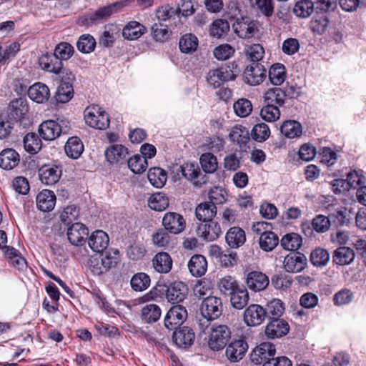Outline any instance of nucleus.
Wrapping results in <instances>:
<instances>
[{"mask_svg": "<svg viewBox=\"0 0 366 366\" xmlns=\"http://www.w3.org/2000/svg\"><path fill=\"white\" fill-rule=\"evenodd\" d=\"M197 46L198 39L192 34H186L179 39V47L182 53L192 54L197 50Z\"/></svg>", "mask_w": 366, "mask_h": 366, "instance_id": "4c0bfd02", "label": "nucleus"}, {"mask_svg": "<svg viewBox=\"0 0 366 366\" xmlns=\"http://www.w3.org/2000/svg\"><path fill=\"white\" fill-rule=\"evenodd\" d=\"M144 33V26L137 21H130L122 30V36L128 40L139 39Z\"/></svg>", "mask_w": 366, "mask_h": 366, "instance_id": "e433bc0d", "label": "nucleus"}, {"mask_svg": "<svg viewBox=\"0 0 366 366\" xmlns=\"http://www.w3.org/2000/svg\"><path fill=\"white\" fill-rule=\"evenodd\" d=\"M314 11V3L310 0H300L297 1L294 8L295 14L300 18L310 16Z\"/></svg>", "mask_w": 366, "mask_h": 366, "instance_id": "49530a36", "label": "nucleus"}, {"mask_svg": "<svg viewBox=\"0 0 366 366\" xmlns=\"http://www.w3.org/2000/svg\"><path fill=\"white\" fill-rule=\"evenodd\" d=\"M330 260L328 252L322 248H317L310 254V261L316 267L326 265Z\"/></svg>", "mask_w": 366, "mask_h": 366, "instance_id": "13d9d810", "label": "nucleus"}, {"mask_svg": "<svg viewBox=\"0 0 366 366\" xmlns=\"http://www.w3.org/2000/svg\"><path fill=\"white\" fill-rule=\"evenodd\" d=\"M86 123L97 129H106L109 125L107 114L99 106L91 105L84 111Z\"/></svg>", "mask_w": 366, "mask_h": 366, "instance_id": "f03ea898", "label": "nucleus"}, {"mask_svg": "<svg viewBox=\"0 0 366 366\" xmlns=\"http://www.w3.org/2000/svg\"><path fill=\"white\" fill-rule=\"evenodd\" d=\"M148 163L144 157L136 154L128 160V167L135 174H142L147 168Z\"/></svg>", "mask_w": 366, "mask_h": 366, "instance_id": "8fccbe9b", "label": "nucleus"}, {"mask_svg": "<svg viewBox=\"0 0 366 366\" xmlns=\"http://www.w3.org/2000/svg\"><path fill=\"white\" fill-rule=\"evenodd\" d=\"M286 70L285 66L277 63L273 64L269 70V78L274 85H280L285 80Z\"/></svg>", "mask_w": 366, "mask_h": 366, "instance_id": "37998d69", "label": "nucleus"}, {"mask_svg": "<svg viewBox=\"0 0 366 366\" xmlns=\"http://www.w3.org/2000/svg\"><path fill=\"white\" fill-rule=\"evenodd\" d=\"M164 229L172 234H179L186 227L184 217L177 212H167L162 219Z\"/></svg>", "mask_w": 366, "mask_h": 366, "instance_id": "6e6552de", "label": "nucleus"}, {"mask_svg": "<svg viewBox=\"0 0 366 366\" xmlns=\"http://www.w3.org/2000/svg\"><path fill=\"white\" fill-rule=\"evenodd\" d=\"M281 246L286 250H297L302 244L300 235L297 233H290L284 235L280 241Z\"/></svg>", "mask_w": 366, "mask_h": 366, "instance_id": "a19ab883", "label": "nucleus"}, {"mask_svg": "<svg viewBox=\"0 0 366 366\" xmlns=\"http://www.w3.org/2000/svg\"><path fill=\"white\" fill-rule=\"evenodd\" d=\"M40 179L43 184L53 185L60 179L61 169L57 166H44L39 170Z\"/></svg>", "mask_w": 366, "mask_h": 366, "instance_id": "aec40b11", "label": "nucleus"}, {"mask_svg": "<svg viewBox=\"0 0 366 366\" xmlns=\"http://www.w3.org/2000/svg\"><path fill=\"white\" fill-rule=\"evenodd\" d=\"M231 331L225 325L214 324L210 328L208 345L212 350H222L230 339Z\"/></svg>", "mask_w": 366, "mask_h": 366, "instance_id": "f257e3e1", "label": "nucleus"}, {"mask_svg": "<svg viewBox=\"0 0 366 366\" xmlns=\"http://www.w3.org/2000/svg\"><path fill=\"white\" fill-rule=\"evenodd\" d=\"M229 296L231 305L237 310L243 309L249 301L248 292L242 286H239L238 289L231 293Z\"/></svg>", "mask_w": 366, "mask_h": 366, "instance_id": "2f4dec72", "label": "nucleus"}, {"mask_svg": "<svg viewBox=\"0 0 366 366\" xmlns=\"http://www.w3.org/2000/svg\"><path fill=\"white\" fill-rule=\"evenodd\" d=\"M24 146L26 152L37 153L41 148V141L34 133H28L24 138Z\"/></svg>", "mask_w": 366, "mask_h": 366, "instance_id": "09e8293b", "label": "nucleus"}, {"mask_svg": "<svg viewBox=\"0 0 366 366\" xmlns=\"http://www.w3.org/2000/svg\"><path fill=\"white\" fill-rule=\"evenodd\" d=\"M199 310L201 315L207 320H216L222 312V300L214 296L205 297L201 303Z\"/></svg>", "mask_w": 366, "mask_h": 366, "instance_id": "20e7f679", "label": "nucleus"}, {"mask_svg": "<svg viewBox=\"0 0 366 366\" xmlns=\"http://www.w3.org/2000/svg\"><path fill=\"white\" fill-rule=\"evenodd\" d=\"M109 242L107 234L102 230L94 231L88 239L89 247L96 252H103L108 247Z\"/></svg>", "mask_w": 366, "mask_h": 366, "instance_id": "f3484780", "label": "nucleus"}, {"mask_svg": "<svg viewBox=\"0 0 366 366\" xmlns=\"http://www.w3.org/2000/svg\"><path fill=\"white\" fill-rule=\"evenodd\" d=\"M4 255L8 259L9 264L21 270L26 267V261L20 252L14 247L5 248Z\"/></svg>", "mask_w": 366, "mask_h": 366, "instance_id": "f704fd0d", "label": "nucleus"}, {"mask_svg": "<svg viewBox=\"0 0 366 366\" xmlns=\"http://www.w3.org/2000/svg\"><path fill=\"white\" fill-rule=\"evenodd\" d=\"M247 347V344L244 340L233 341L226 348V357L232 362H238L243 358Z\"/></svg>", "mask_w": 366, "mask_h": 366, "instance_id": "4468645a", "label": "nucleus"}, {"mask_svg": "<svg viewBox=\"0 0 366 366\" xmlns=\"http://www.w3.org/2000/svg\"><path fill=\"white\" fill-rule=\"evenodd\" d=\"M147 177L151 184L157 188H162L167 179L166 172L159 167L149 169Z\"/></svg>", "mask_w": 366, "mask_h": 366, "instance_id": "58836bf2", "label": "nucleus"}, {"mask_svg": "<svg viewBox=\"0 0 366 366\" xmlns=\"http://www.w3.org/2000/svg\"><path fill=\"white\" fill-rule=\"evenodd\" d=\"M197 232L204 239L214 241L219 237L222 230L217 222L210 220L199 225Z\"/></svg>", "mask_w": 366, "mask_h": 366, "instance_id": "6ab92c4d", "label": "nucleus"}, {"mask_svg": "<svg viewBox=\"0 0 366 366\" xmlns=\"http://www.w3.org/2000/svg\"><path fill=\"white\" fill-rule=\"evenodd\" d=\"M225 239L231 248H238L246 241L245 232L239 227H233L227 231Z\"/></svg>", "mask_w": 366, "mask_h": 366, "instance_id": "a878e982", "label": "nucleus"}, {"mask_svg": "<svg viewBox=\"0 0 366 366\" xmlns=\"http://www.w3.org/2000/svg\"><path fill=\"white\" fill-rule=\"evenodd\" d=\"M285 92L280 88L274 87L268 89L264 94V99L267 104L282 106L285 103Z\"/></svg>", "mask_w": 366, "mask_h": 366, "instance_id": "c9c22d12", "label": "nucleus"}, {"mask_svg": "<svg viewBox=\"0 0 366 366\" xmlns=\"http://www.w3.org/2000/svg\"><path fill=\"white\" fill-rule=\"evenodd\" d=\"M328 22V19L325 14L316 16L311 21V29L317 34H322L327 30Z\"/></svg>", "mask_w": 366, "mask_h": 366, "instance_id": "338daca9", "label": "nucleus"}, {"mask_svg": "<svg viewBox=\"0 0 366 366\" xmlns=\"http://www.w3.org/2000/svg\"><path fill=\"white\" fill-rule=\"evenodd\" d=\"M117 33V28L115 26L111 25L108 26L102 33L99 40V44L104 47L112 46Z\"/></svg>", "mask_w": 366, "mask_h": 366, "instance_id": "680f3d73", "label": "nucleus"}, {"mask_svg": "<svg viewBox=\"0 0 366 366\" xmlns=\"http://www.w3.org/2000/svg\"><path fill=\"white\" fill-rule=\"evenodd\" d=\"M20 161L19 154L13 149H4L0 153V167L10 170L16 167Z\"/></svg>", "mask_w": 366, "mask_h": 366, "instance_id": "b1692460", "label": "nucleus"}, {"mask_svg": "<svg viewBox=\"0 0 366 366\" xmlns=\"http://www.w3.org/2000/svg\"><path fill=\"white\" fill-rule=\"evenodd\" d=\"M117 12V4H110L99 8L94 13L90 16L92 21H99L104 19H107L111 16L113 14Z\"/></svg>", "mask_w": 366, "mask_h": 366, "instance_id": "864d4df0", "label": "nucleus"}, {"mask_svg": "<svg viewBox=\"0 0 366 366\" xmlns=\"http://www.w3.org/2000/svg\"><path fill=\"white\" fill-rule=\"evenodd\" d=\"M279 242V238L276 234L270 230L266 234H262L259 237V244L260 247L264 251H272Z\"/></svg>", "mask_w": 366, "mask_h": 366, "instance_id": "de8ad7c7", "label": "nucleus"}, {"mask_svg": "<svg viewBox=\"0 0 366 366\" xmlns=\"http://www.w3.org/2000/svg\"><path fill=\"white\" fill-rule=\"evenodd\" d=\"M74 51V47L67 42H61L54 49V55L61 61L71 57Z\"/></svg>", "mask_w": 366, "mask_h": 366, "instance_id": "69168bd1", "label": "nucleus"}, {"mask_svg": "<svg viewBox=\"0 0 366 366\" xmlns=\"http://www.w3.org/2000/svg\"><path fill=\"white\" fill-rule=\"evenodd\" d=\"M209 203L216 206L222 204L227 201V194L226 191L220 187H215L209 192Z\"/></svg>", "mask_w": 366, "mask_h": 366, "instance_id": "774afa93", "label": "nucleus"}, {"mask_svg": "<svg viewBox=\"0 0 366 366\" xmlns=\"http://www.w3.org/2000/svg\"><path fill=\"white\" fill-rule=\"evenodd\" d=\"M187 294V287L182 282H175L169 285L166 297L171 303H179L184 300Z\"/></svg>", "mask_w": 366, "mask_h": 366, "instance_id": "dca6fc26", "label": "nucleus"}, {"mask_svg": "<svg viewBox=\"0 0 366 366\" xmlns=\"http://www.w3.org/2000/svg\"><path fill=\"white\" fill-rule=\"evenodd\" d=\"M247 287L254 292L263 290L269 285L268 277L261 272L252 271L246 277Z\"/></svg>", "mask_w": 366, "mask_h": 366, "instance_id": "ddd939ff", "label": "nucleus"}, {"mask_svg": "<svg viewBox=\"0 0 366 366\" xmlns=\"http://www.w3.org/2000/svg\"><path fill=\"white\" fill-rule=\"evenodd\" d=\"M28 95L31 100L37 103H43L49 99L50 92L46 84L38 82L29 87Z\"/></svg>", "mask_w": 366, "mask_h": 366, "instance_id": "393cba45", "label": "nucleus"}, {"mask_svg": "<svg viewBox=\"0 0 366 366\" xmlns=\"http://www.w3.org/2000/svg\"><path fill=\"white\" fill-rule=\"evenodd\" d=\"M202 169L206 173H213L217 168V160L216 157L210 152H206L199 158Z\"/></svg>", "mask_w": 366, "mask_h": 366, "instance_id": "5fc2aeb1", "label": "nucleus"}, {"mask_svg": "<svg viewBox=\"0 0 366 366\" xmlns=\"http://www.w3.org/2000/svg\"><path fill=\"white\" fill-rule=\"evenodd\" d=\"M39 65L48 72L59 74L62 69L61 61L54 54H44L39 59Z\"/></svg>", "mask_w": 366, "mask_h": 366, "instance_id": "bb28decb", "label": "nucleus"}, {"mask_svg": "<svg viewBox=\"0 0 366 366\" xmlns=\"http://www.w3.org/2000/svg\"><path fill=\"white\" fill-rule=\"evenodd\" d=\"M152 264L157 272L167 273L172 269V260L167 252H159L154 257Z\"/></svg>", "mask_w": 366, "mask_h": 366, "instance_id": "c756f323", "label": "nucleus"}, {"mask_svg": "<svg viewBox=\"0 0 366 366\" xmlns=\"http://www.w3.org/2000/svg\"><path fill=\"white\" fill-rule=\"evenodd\" d=\"M194 337L192 329L183 327L174 332L173 341L179 347H187L192 344Z\"/></svg>", "mask_w": 366, "mask_h": 366, "instance_id": "412c9836", "label": "nucleus"}, {"mask_svg": "<svg viewBox=\"0 0 366 366\" xmlns=\"http://www.w3.org/2000/svg\"><path fill=\"white\" fill-rule=\"evenodd\" d=\"M280 132L288 139L298 138L302 135V127L300 122L295 120H287L282 123Z\"/></svg>", "mask_w": 366, "mask_h": 366, "instance_id": "7c9ffc66", "label": "nucleus"}, {"mask_svg": "<svg viewBox=\"0 0 366 366\" xmlns=\"http://www.w3.org/2000/svg\"><path fill=\"white\" fill-rule=\"evenodd\" d=\"M229 137L232 142H236L240 147L245 145L249 141L248 130L240 125L233 127Z\"/></svg>", "mask_w": 366, "mask_h": 366, "instance_id": "ea45409f", "label": "nucleus"}, {"mask_svg": "<svg viewBox=\"0 0 366 366\" xmlns=\"http://www.w3.org/2000/svg\"><path fill=\"white\" fill-rule=\"evenodd\" d=\"M235 34L242 39L252 38L257 29V23L248 17L237 19L232 25Z\"/></svg>", "mask_w": 366, "mask_h": 366, "instance_id": "1a4fd4ad", "label": "nucleus"}, {"mask_svg": "<svg viewBox=\"0 0 366 366\" xmlns=\"http://www.w3.org/2000/svg\"><path fill=\"white\" fill-rule=\"evenodd\" d=\"M148 205L153 210L163 211L169 206V199L165 194L157 192L149 197Z\"/></svg>", "mask_w": 366, "mask_h": 366, "instance_id": "c03bdc74", "label": "nucleus"}, {"mask_svg": "<svg viewBox=\"0 0 366 366\" xmlns=\"http://www.w3.org/2000/svg\"><path fill=\"white\" fill-rule=\"evenodd\" d=\"M251 135L255 141L262 142L268 139L270 130L265 123H259L254 126Z\"/></svg>", "mask_w": 366, "mask_h": 366, "instance_id": "0e129e2a", "label": "nucleus"}, {"mask_svg": "<svg viewBox=\"0 0 366 366\" xmlns=\"http://www.w3.org/2000/svg\"><path fill=\"white\" fill-rule=\"evenodd\" d=\"M96 46V41L90 34L81 35L77 43V49L82 53L89 54L94 51Z\"/></svg>", "mask_w": 366, "mask_h": 366, "instance_id": "4d7b16f0", "label": "nucleus"}, {"mask_svg": "<svg viewBox=\"0 0 366 366\" xmlns=\"http://www.w3.org/2000/svg\"><path fill=\"white\" fill-rule=\"evenodd\" d=\"M261 118L267 122H274L280 117V112L277 106L267 104L260 110Z\"/></svg>", "mask_w": 366, "mask_h": 366, "instance_id": "603ef678", "label": "nucleus"}, {"mask_svg": "<svg viewBox=\"0 0 366 366\" xmlns=\"http://www.w3.org/2000/svg\"><path fill=\"white\" fill-rule=\"evenodd\" d=\"M267 71L259 63H252L248 65L244 71V81L251 86L261 84L265 79Z\"/></svg>", "mask_w": 366, "mask_h": 366, "instance_id": "0eeeda50", "label": "nucleus"}, {"mask_svg": "<svg viewBox=\"0 0 366 366\" xmlns=\"http://www.w3.org/2000/svg\"><path fill=\"white\" fill-rule=\"evenodd\" d=\"M87 234L88 229L80 222L72 224L67 232L69 241L76 246L81 245L85 242Z\"/></svg>", "mask_w": 366, "mask_h": 366, "instance_id": "2eb2a0df", "label": "nucleus"}, {"mask_svg": "<svg viewBox=\"0 0 366 366\" xmlns=\"http://www.w3.org/2000/svg\"><path fill=\"white\" fill-rule=\"evenodd\" d=\"M289 330L290 326L287 321L274 318L267 323L264 333L269 339H275L286 335Z\"/></svg>", "mask_w": 366, "mask_h": 366, "instance_id": "9d476101", "label": "nucleus"}, {"mask_svg": "<svg viewBox=\"0 0 366 366\" xmlns=\"http://www.w3.org/2000/svg\"><path fill=\"white\" fill-rule=\"evenodd\" d=\"M233 69L234 64H232L210 70L207 76L208 84L218 88L224 82L234 79L236 74Z\"/></svg>", "mask_w": 366, "mask_h": 366, "instance_id": "7ed1b4c3", "label": "nucleus"}, {"mask_svg": "<svg viewBox=\"0 0 366 366\" xmlns=\"http://www.w3.org/2000/svg\"><path fill=\"white\" fill-rule=\"evenodd\" d=\"M267 316L266 310L257 304H252L248 306L243 315L244 323L249 327H255L261 325Z\"/></svg>", "mask_w": 366, "mask_h": 366, "instance_id": "39448f33", "label": "nucleus"}, {"mask_svg": "<svg viewBox=\"0 0 366 366\" xmlns=\"http://www.w3.org/2000/svg\"><path fill=\"white\" fill-rule=\"evenodd\" d=\"M187 317L185 307L179 305L173 306L165 316L164 325L169 330H174L184 322Z\"/></svg>", "mask_w": 366, "mask_h": 366, "instance_id": "423d86ee", "label": "nucleus"}, {"mask_svg": "<svg viewBox=\"0 0 366 366\" xmlns=\"http://www.w3.org/2000/svg\"><path fill=\"white\" fill-rule=\"evenodd\" d=\"M216 214V206L208 202L199 204L195 209L197 218L204 222L212 220Z\"/></svg>", "mask_w": 366, "mask_h": 366, "instance_id": "473e14b6", "label": "nucleus"}, {"mask_svg": "<svg viewBox=\"0 0 366 366\" xmlns=\"http://www.w3.org/2000/svg\"><path fill=\"white\" fill-rule=\"evenodd\" d=\"M130 285L137 292L144 291L150 285V277L146 273L138 272L132 277Z\"/></svg>", "mask_w": 366, "mask_h": 366, "instance_id": "a18cd8bd", "label": "nucleus"}, {"mask_svg": "<svg viewBox=\"0 0 366 366\" xmlns=\"http://www.w3.org/2000/svg\"><path fill=\"white\" fill-rule=\"evenodd\" d=\"M233 109L238 117H246L251 114L252 104L249 100L242 98L234 103Z\"/></svg>", "mask_w": 366, "mask_h": 366, "instance_id": "bf43d9fd", "label": "nucleus"}, {"mask_svg": "<svg viewBox=\"0 0 366 366\" xmlns=\"http://www.w3.org/2000/svg\"><path fill=\"white\" fill-rule=\"evenodd\" d=\"M141 315L142 320L146 322H154L161 316V309L155 304H148L142 308Z\"/></svg>", "mask_w": 366, "mask_h": 366, "instance_id": "79ce46f5", "label": "nucleus"}, {"mask_svg": "<svg viewBox=\"0 0 366 366\" xmlns=\"http://www.w3.org/2000/svg\"><path fill=\"white\" fill-rule=\"evenodd\" d=\"M354 251L347 247H340L335 250L332 260L338 265H347L355 259Z\"/></svg>", "mask_w": 366, "mask_h": 366, "instance_id": "cd10ccee", "label": "nucleus"}, {"mask_svg": "<svg viewBox=\"0 0 366 366\" xmlns=\"http://www.w3.org/2000/svg\"><path fill=\"white\" fill-rule=\"evenodd\" d=\"M74 96L73 85L67 84H60L58 86L55 99L58 102L66 103L69 102Z\"/></svg>", "mask_w": 366, "mask_h": 366, "instance_id": "3c124183", "label": "nucleus"}, {"mask_svg": "<svg viewBox=\"0 0 366 366\" xmlns=\"http://www.w3.org/2000/svg\"><path fill=\"white\" fill-rule=\"evenodd\" d=\"M100 259L108 271L117 265L119 260V251L116 249H110L103 253Z\"/></svg>", "mask_w": 366, "mask_h": 366, "instance_id": "e2e57ef3", "label": "nucleus"}, {"mask_svg": "<svg viewBox=\"0 0 366 366\" xmlns=\"http://www.w3.org/2000/svg\"><path fill=\"white\" fill-rule=\"evenodd\" d=\"M56 196L52 191L44 189L36 197V206L42 212H49L54 209Z\"/></svg>", "mask_w": 366, "mask_h": 366, "instance_id": "5701e85b", "label": "nucleus"}, {"mask_svg": "<svg viewBox=\"0 0 366 366\" xmlns=\"http://www.w3.org/2000/svg\"><path fill=\"white\" fill-rule=\"evenodd\" d=\"M307 265L306 257L300 252L287 255L283 261V267L288 272H300Z\"/></svg>", "mask_w": 366, "mask_h": 366, "instance_id": "9b49d317", "label": "nucleus"}, {"mask_svg": "<svg viewBox=\"0 0 366 366\" xmlns=\"http://www.w3.org/2000/svg\"><path fill=\"white\" fill-rule=\"evenodd\" d=\"M187 266L192 276L202 277L207 272V261L203 255L195 254L191 257Z\"/></svg>", "mask_w": 366, "mask_h": 366, "instance_id": "4be33fe9", "label": "nucleus"}, {"mask_svg": "<svg viewBox=\"0 0 366 366\" xmlns=\"http://www.w3.org/2000/svg\"><path fill=\"white\" fill-rule=\"evenodd\" d=\"M239 287L238 282L232 276H225L219 280L218 287L221 292L230 295Z\"/></svg>", "mask_w": 366, "mask_h": 366, "instance_id": "052dcab7", "label": "nucleus"}, {"mask_svg": "<svg viewBox=\"0 0 366 366\" xmlns=\"http://www.w3.org/2000/svg\"><path fill=\"white\" fill-rule=\"evenodd\" d=\"M275 355L274 345L270 342H262L257 346L251 355L252 361L256 364L264 363Z\"/></svg>", "mask_w": 366, "mask_h": 366, "instance_id": "f8f14e48", "label": "nucleus"}, {"mask_svg": "<svg viewBox=\"0 0 366 366\" xmlns=\"http://www.w3.org/2000/svg\"><path fill=\"white\" fill-rule=\"evenodd\" d=\"M104 154L108 162L117 163L126 159L128 151L121 144H112L107 148Z\"/></svg>", "mask_w": 366, "mask_h": 366, "instance_id": "c85d7f7f", "label": "nucleus"}, {"mask_svg": "<svg viewBox=\"0 0 366 366\" xmlns=\"http://www.w3.org/2000/svg\"><path fill=\"white\" fill-rule=\"evenodd\" d=\"M10 109L14 118L21 119L27 113L28 106L24 99L19 98L10 103Z\"/></svg>", "mask_w": 366, "mask_h": 366, "instance_id": "6e6d98bb", "label": "nucleus"}, {"mask_svg": "<svg viewBox=\"0 0 366 366\" xmlns=\"http://www.w3.org/2000/svg\"><path fill=\"white\" fill-rule=\"evenodd\" d=\"M39 132L44 139L51 141L59 137L61 128L56 122L47 120L40 124Z\"/></svg>", "mask_w": 366, "mask_h": 366, "instance_id": "a211bd4d", "label": "nucleus"}, {"mask_svg": "<svg viewBox=\"0 0 366 366\" xmlns=\"http://www.w3.org/2000/svg\"><path fill=\"white\" fill-rule=\"evenodd\" d=\"M64 150L70 158L78 159L84 151V145L79 138L72 137L67 140Z\"/></svg>", "mask_w": 366, "mask_h": 366, "instance_id": "72a5a7b5", "label": "nucleus"}]
</instances>
